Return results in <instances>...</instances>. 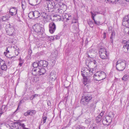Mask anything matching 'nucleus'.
I'll use <instances>...</instances> for the list:
<instances>
[{
	"instance_id": "f3484780",
	"label": "nucleus",
	"mask_w": 129,
	"mask_h": 129,
	"mask_svg": "<svg viewBox=\"0 0 129 129\" xmlns=\"http://www.w3.org/2000/svg\"><path fill=\"white\" fill-rule=\"evenodd\" d=\"M83 77V83L84 85L87 86V85L90 82V80L88 78L87 76H82Z\"/></svg>"
},
{
	"instance_id": "c9c22d12",
	"label": "nucleus",
	"mask_w": 129,
	"mask_h": 129,
	"mask_svg": "<svg viewBox=\"0 0 129 129\" xmlns=\"http://www.w3.org/2000/svg\"><path fill=\"white\" fill-rule=\"evenodd\" d=\"M19 60V62L18 64V65L20 66V67H21L22 66V64L23 63L24 60L21 59L20 57Z\"/></svg>"
},
{
	"instance_id": "a18cd8bd",
	"label": "nucleus",
	"mask_w": 129,
	"mask_h": 129,
	"mask_svg": "<svg viewBox=\"0 0 129 129\" xmlns=\"http://www.w3.org/2000/svg\"><path fill=\"white\" fill-rule=\"evenodd\" d=\"M105 112L104 111H102L100 113V115H98L99 116H101V117L102 118V116L104 114V113Z\"/></svg>"
},
{
	"instance_id": "de8ad7c7",
	"label": "nucleus",
	"mask_w": 129,
	"mask_h": 129,
	"mask_svg": "<svg viewBox=\"0 0 129 129\" xmlns=\"http://www.w3.org/2000/svg\"><path fill=\"white\" fill-rule=\"evenodd\" d=\"M32 53V51L31 49H29L28 50V53L29 55H31Z\"/></svg>"
},
{
	"instance_id": "7c9ffc66",
	"label": "nucleus",
	"mask_w": 129,
	"mask_h": 129,
	"mask_svg": "<svg viewBox=\"0 0 129 129\" xmlns=\"http://www.w3.org/2000/svg\"><path fill=\"white\" fill-rule=\"evenodd\" d=\"M47 12H52L54 11V8H52V7H47L46 9Z\"/></svg>"
},
{
	"instance_id": "a211bd4d",
	"label": "nucleus",
	"mask_w": 129,
	"mask_h": 129,
	"mask_svg": "<svg viewBox=\"0 0 129 129\" xmlns=\"http://www.w3.org/2000/svg\"><path fill=\"white\" fill-rule=\"evenodd\" d=\"M39 64L40 66V68L46 67L47 66L48 63L46 61L41 60L39 61Z\"/></svg>"
},
{
	"instance_id": "423d86ee",
	"label": "nucleus",
	"mask_w": 129,
	"mask_h": 129,
	"mask_svg": "<svg viewBox=\"0 0 129 129\" xmlns=\"http://www.w3.org/2000/svg\"><path fill=\"white\" fill-rule=\"evenodd\" d=\"M9 26L7 28L6 30V33L7 35L10 36H14L15 35V29L12 26L9 24Z\"/></svg>"
},
{
	"instance_id": "4d7b16f0",
	"label": "nucleus",
	"mask_w": 129,
	"mask_h": 129,
	"mask_svg": "<svg viewBox=\"0 0 129 129\" xmlns=\"http://www.w3.org/2000/svg\"><path fill=\"white\" fill-rule=\"evenodd\" d=\"M33 95L31 96L30 98V100H32L34 98H33Z\"/></svg>"
},
{
	"instance_id": "a878e982",
	"label": "nucleus",
	"mask_w": 129,
	"mask_h": 129,
	"mask_svg": "<svg viewBox=\"0 0 129 129\" xmlns=\"http://www.w3.org/2000/svg\"><path fill=\"white\" fill-rule=\"evenodd\" d=\"M4 54L8 58H12L13 57V56H10V55L9 54V50H8V48H7V50H6V52H5L4 53Z\"/></svg>"
},
{
	"instance_id": "338daca9",
	"label": "nucleus",
	"mask_w": 129,
	"mask_h": 129,
	"mask_svg": "<svg viewBox=\"0 0 129 129\" xmlns=\"http://www.w3.org/2000/svg\"><path fill=\"white\" fill-rule=\"evenodd\" d=\"M68 86H67V87H66V88H68Z\"/></svg>"
},
{
	"instance_id": "bf43d9fd",
	"label": "nucleus",
	"mask_w": 129,
	"mask_h": 129,
	"mask_svg": "<svg viewBox=\"0 0 129 129\" xmlns=\"http://www.w3.org/2000/svg\"><path fill=\"white\" fill-rule=\"evenodd\" d=\"M57 16L59 17V18H58V19L59 21H60L61 20V17H60L58 15Z\"/></svg>"
},
{
	"instance_id": "c85d7f7f",
	"label": "nucleus",
	"mask_w": 129,
	"mask_h": 129,
	"mask_svg": "<svg viewBox=\"0 0 129 129\" xmlns=\"http://www.w3.org/2000/svg\"><path fill=\"white\" fill-rule=\"evenodd\" d=\"M28 114L29 115H34L36 113V111L35 110H29L28 111Z\"/></svg>"
},
{
	"instance_id": "603ef678",
	"label": "nucleus",
	"mask_w": 129,
	"mask_h": 129,
	"mask_svg": "<svg viewBox=\"0 0 129 129\" xmlns=\"http://www.w3.org/2000/svg\"><path fill=\"white\" fill-rule=\"evenodd\" d=\"M33 95V98H34L36 97L37 96H38V94H35Z\"/></svg>"
},
{
	"instance_id": "aec40b11",
	"label": "nucleus",
	"mask_w": 129,
	"mask_h": 129,
	"mask_svg": "<svg viewBox=\"0 0 129 129\" xmlns=\"http://www.w3.org/2000/svg\"><path fill=\"white\" fill-rule=\"evenodd\" d=\"M45 72V69L43 68H40L38 70V76H40L44 74Z\"/></svg>"
},
{
	"instance_id": "72a5a7b5",
	"label": "nucleus",
	"mask_w": 129,
	"mask_h": 129,
	"mask_svg": "<svg viewBox=\"0 0 129 129\" xmlns=\"http://www.w3.org/2000/svg\"><path fill=\"white\" fill-rule=\"evenodd\" d=\"M28 16L30 19H32L34 18V11L30 12L28 14Z\"/></svg>"
},
{
	"instance_id": "4be33fe9",
	"label": "nucleus",
	"mask_w": 129,
	"mask_h": 129,
	"mask_svg": "<svg viewBox=\"0 0 129 129\" xmlns=\"http://www.w3.org/2000/svg\"><path fill=\"white\" fill-rule=\"evenodd\" d=\"M50 78L53 81L55 80L56 79V76L55 73L54 72L52 71L50 74Z\"/></svg>"
},
{
	"instance_id": "6ab92c4d",
	"label": "nucleus",
	"mask_w": 129,
	"mask_h": 129,
	"mask_svg": "<svg viewBox=\"0 0 129 129\" xmlns=\"http://www.w3.org/2000/svg\"><path fill=\"white\" fill-rule=\"evenodd\" d=\"M50 6L53 8L55 9L58 6V2L55 0H52L51 2Z\"/></svg>"
},
{
	"instance_id": "f704fd0d",
	"label": "nucleus",
	"mask_w": 129,
	"mask_h": 129,
	"mask_svg": "<svg viewBox=\"0 0 129 129\" xmlns=\"http://www.w3.org/2000/svg\"><path fill=\"white\" fill-rule=\"evenodd\" d=\"M89 129H98V128L96 125L93 124L91 126Z\"/></svg>"
},
{
	"instance_id": "0eeeda50",
	"label": "nucleus",
	"mask_w": 129,
	"mask_h": 129,
	"mask_svg": "<svg viewBox=\"0 0 129 129\" xmlns=\"http://www.w3.org/2000/svg\"><path fill=\"white\" fill-rule=\"evenodd\" d=\"M81 72L82 73L81 74L82 76H87L89 74L92 73V71H91L90 68H82L81 70Z\"/></svg>"
},
{
	"instance_id": "0e129e2a",
	"label": "nucleus",
	"mask_w": 129,
	"mask_h": 129,
	"mask_svg": "<svg viewBox=\"0 0 129 129\" xmlns=\"http://www.w3.org/2000/svg\"><path fill=\"white\" fill-rule=\"evenodd\" d=\"M21 101H20V103H20V104H21Z\"/></svg>"
},
{
	"instance_id": "393cba45",
	"label": "nucleus",
	"mask_w": 129,
	"mask_h": 129,
	"mask_svg": "<svg viewBox=\"0 0 129 129\" xmlns=\"http://www.w3.org/2000/svg\"><path fill=\"white\" fill-rule=\"evenodd\" d=\"M34 18H37L40 16V14L39 11H34Z\"/></svg>"
},
{
	"instance_id": "f8f14e48",
	"label": "nucleus",
	"mask_w": 129,
	"mask_h": 129,
	"mask_svg": "<svg viewBox=\"0 0 129 129\" xmlns=\"http://www.w3.org/2000/svg\"><path fill=\"white\" fill-rule=\"evenodd\" d=\"M49 31L51 34L53 33L56 29V26L54 23L52 22L49 25Z\"/></svg>"
},
{
	"instance_id": "9b49d317",
	"label": "nucleus",
	"mask_w": 129,
	"mask_h": 129,
	"mask_svg": "<svg viewBox=\"0 0 129 129\" xmlns=\"http://www.w3.org/2000/svg\"><path fill=\"white\" fill-rule=\"evenodd\" d=\"M122 24L124 26L129 27V18L128 15L124 17L122 20Z\"/></svg>"
},
{
	"instance_id": "4c0bfd02",
	"label": "nucleus",
	"mask_w": 129,
	"mask_h": 129,
	"mask_svg": "<svg viewBox=\"0 0 129 129\" xmlns=\"http://www.w3.org/2000/svg\"><path fill=\"white\" fill-rule=\"evenodd\" d=\"M102 118L99 115L96 117V120L97 122H100L102 120Z\"/></svg>"
},
{
	"instance_id": "dca6fc26",
	"label": "nucleus",
	"mask_w": 129,
	"mask_h": 129,
	"mask_svg": "<svg viewBox=\"0 0 129 129\" xmlns=\"http://www.w3.org/2000/svg\"><path fill=\"white\" fill-rule=\"evenodd\" d=\"M0 67L3 70L6 71L7 70V67L5 61L2 60H0Z\"/></svg>"
},
{
	"instance_id": "4468645a",
	"label": "nucleus",
	"mask_w": 129,
	"mask_h": 129,
	"mask_svg": "<svg viewBox=\"0 0 129 129\" xmlns=\"http://www.w3.org/2000/svg\"><path fill=\"white\" fill-rule=\"evenodd\" d=\"M112 120L110 117L107 116L104 118L102 120V123L104 124L107 125H109V124L111 122Z\"/></svg>"
},
{
	"instance_id": "680f3d73",
	"label": "nucleus",
	"mask_w": 129,
	"mask_h": 129,
	"mask_svg": "<svg viewBox=\"0 0 129 129\" xmlns=\"http://www.w3.org/2000/svg\"><path fill=\"white\" fill-rule=\"evenodd\" d=\"M69 126H68V125H67L66 126H64V127H63L62 128V129H63L64 128H66L67 127H69Z\"/></svg>"
},
{
	"instance_id": "3c124183",
	"label": "nucleus",
	"mask_w": 129,
	"mask_h": 129,
	"mask_svg": "<svg viewBox=\"0 0 129 129\" xmlns=\"http://www.w3.org/2000/svg\"><path fill=\"white\" fill-rule=\"evenodd\" d=\"M45 13V14L46 15V16H44V18L45 19H46L47 18V15L46 14V13Z\"/></svg>"
},
{
	"instance_id": "473e14b6",
	"label": "nucleus",
	"mask_w": 129,
	"mask_h": 129,
	"mask_svg": "<svg viewBox=\"0 0 129 129\" xmlns=\"http://www.w3.org/2000/svg\"><path fill=\"white\" fill-rule=\"evenodd\" d=\"M129 32V27H127L125 28L123 30V32L125 34H128V35Z\"/></svg>"
},
{
	"instance_id": "052dcab7",
	"label": "nucleus",
	"mask_w": 129,
	"mask_h": 129,
	"mask_svg": "<svg viewBox=\"0 0 129 129\" xmlns=\"http://www.w3.org/2000/svg\"><path fill=\"white\" fill-rule=\"evenodd\" d=\"M19 105L18 106V107H17V109H16V111H15V113L16 112H17V110H18V109H18V108H19Z\"/></svg>"
},
{
	"instance_id": "412c9836",
	"label": "nucleus",
	"mask_w": 129,
	"mask_h": 129,
	"mask_svg": "<svg viewBox=\"0 0 129 129\" xmlns=\"http://www.w3.org/2000/svg\"><path fill=\"white\" fill-rule=\"evenodd\" d=\"M105 13V12H90V14L91 15V17L93 20H94V19H95L94 18V17L96 15L97 13L100 14L104 15Z\"/></svg>"
},
{
	"instance_id": "58836bf2",
	"label": "nucleus",
	"mask_w": 129,
	"mask_h": 129,
	"mask_svg": "<svg viewBox=\"0 0 129 129\" xmlns=\"http://www.w3.org/2000/svg\"><path fill=\"white\" fill-rule=\"evenodd\" d=\"M88 24L91 27H92L94 26L93 22L92 21L90 20L89 21Z\"/></svg>"
},
{
	"instance_id": "ddd939ff",
	"label": "nucleus",
	"mask_w": 129,
	"mask_h": 129,
	"mask_svg": "<svg viewBox=\"0 0 129 129\" xmlns=\"http://www.w3.org/2000/svg\"><path fill=\"white\" fill-rule=\"evenodd\" d=\"M17 9L16 8L13 7L10 8L9 13L11 16H17Z\"/></svg>"
},
{
	"instance_id": "9d476101",
	"label": "nucleus",
	"mask_w": 129,
	"mask_h": 129,
	"mask_svg": "<svg viewBox=\"0 0 129 129\" xmlns=\"http://www.w3.org/2000/svg\"><path fill=\"white\" fill-rule=\"evenodd\" d=\"M13 123L16 127L17 125V127L16 128V129H27L25 127V125L24 123L18 121L14 122Z\"/></svg>"
},
{
	"instance_id": "c756f323",
	"label": "nucleus",
	"mask_w": 129,
	"mask_h": 129,
	"mask_svg": "<svg viewBox=\"0 0 129 129\" xmlns=\"http://www.w3.org/2000/svg\"><path fill=\"white\" fill-rule=\"evenodd\" d=\"M129 78V76L127 75H124L122 77V80L124 81L125 82L127 81Z\"/></svg>"
},
{
	"instance_id": "b1692460",
	"label": "nucleus",
	"mask_w": 129,
	"mask_h": 129,
	"mask_svg": "<svg viewBox=\"0 0 129 129\" xmlns=\"http://www.w3.org/2000/svg\"><path fill=\"white\" fill-rule=\"evenodd\" d=\"M39 69L37 68H34L32 69V73L33 75L37 76L38 75V70H39Z\"/></svg>"
},
{
	"instance_id": "39448f33",
	"label": "nucleus",
	"mask_w": 129,
	"mask_h": 129,
	"mask_svg": "<svg viewBox=\"0 0 129 129\" xmlns=\"http://www.w3.org/2000/svg\"><path fill=\"white\" fill-rule=\"evenodd\" d=\"M34 30L39 35H42L43 34L44 30L43 27L41 26L39 24H36L33 26Z\"/></svg>"
},
{
	"instance_id": "5701e85b",
	"label": "nucleus",
	"mask_w": 129,
	"mask_h": 129,
	"mask_svg": "<svg viewBox=\"0 0 129 129\" xmlns=\"http://www.w3.org/2000/svg\"><path fill=\"white\" fill-rule=\"evenodd\" d=\"M120 0H106V2L110 4H116L119 3Z\"/></svg>"
},
{
	"instance_id": "7ed1b4c3",
	"label": "nucleus",
	"mask_w": 129,
	"mask_h": 129,
	"mask_svg": "<svg viewBox=\"0 0 129 129\" xmlns=\"http://www.w3.org/2000/svg\"><path fill=\"white\" fill-rule=\"evenodd\" d=\"M106 77V73L102 71L96 72L93 76L94 80L98 81L103 80L105 79Z\"/></svg>"
},
{
	"instance_id": "864d4df0",
	"label": "nucleus",
	"mask_w": 129,
	"mask_h": 129,
	"mask_svg": "<svg viewBox=\"0 0 129 129\" xmlns=\"http://www.w3.org/2000/svg\"><path fill=\"white\" fill-rule=\"evenodd\" d=\"M106 37V33L105 32H104L103 33V38L104 39Z\"/></svg>"
},
{
	"instance_id": "1a4fd4ad",
	"label": "nucleus",
	"mask_w": 129,
	"mask_h": 129,
	"mask_svg": "<svg viewBox=\"0 0 129 129\" xmlns=\"http://www.w3.org/2000/svg\"><path fill=\"white\" fill-rule=\"evenodd\" d=\"M128 35H129V32ZM122 44H123V49L125 52L129 51V40L127 41L123 40L122 42Z\"/></svg>"
},
{
	"instance_id": "774afa93",
	"label": "nucleus",
	"mask_w": 129,
	"mask_h": 129,
	"mask_svg": "<svg viewBox=\"0 0 129 129\" xmlns=\"http://www.w3.org/2000/svg\"><path fill=\"white\" fill-rule=\"evenodd\" d=\"M128 129H129V126L128 128Z\"/></svg>"
},
{
	"instance_id": "5fc2aeb1",
	"label": "nucleus",
	"mask_w": 129,
	"mask_h": 129,
	"mask_svg": "<svg viewBox=\"0 0 129 129\" xmlns=\"http://www.w3.org/2000/svg\"><path fill=\"white\" fill-rule=\"evenodd\" d=\"M50 39L52 40H54V36H51L50 37Z\"/></svg>"
},
{
	"instance_id": "bb28decb",
	"label": "nucleus",
	"mask_w": 129,
	"mask_h": 129,
	"mask_svg": "<svg viewBox=\"0 0 129 129\" xmlns=\"http://www.w3.org/2000/svg\"><path fill=\"white\" fill-rule=\"evenodd\" d=\"M40 66L39 65V61L38 62H34L33 63V66L34 68H37V69L40 68Z\"/></svg>"
},
{
	"instance_id": "6e6d98bb",
	"label": "nucleus",
	"mask_w": 129,
	"mask_h": 129,
	"mask_svg": "<svg viewBox=\"0 0 129 129\" xmlns=\"http://www.w3.org/2000/svg\"><path fill=\"white\" fill-rule=\"evenodd\" d=\"M71 15H69L68 16V18H67V20H69L71 19L70 18H71Z\"/></svg>"
},
{
	"instance_id": "8fccbe9b",
	"label": "nucleus",
	"mask_w": 129,
	"mask_h": 129,
	"mask_svg": "<svg viewBox=\"0 0 129 129\" xmlns=\"http://www.w3.org/2000/svg\"><path fill=\"white\" fill-rule=\"evenodd\" d=\"M47 104L48 106H50L51 105L50 102L49 101H48L47 102Z\"/></svg>"
},
{
	"instance_id": "79ce46f5",
	"label": "nucleus",
	"mask_w": 129,
	"mask_h": 129,
	"mask_svg": "<svg viewBox=\"0 0 129 129\" xmlns=\"http://www.w3.org/2000/svg\"><path fill=\"white\" fill-rule=\"evenodd\" d=\"M47 118L46 116L43 117L42 118L43 119V123H44L46 122V120L47 119Z\"/></svg>"
},
{
	"instance_id": "ea45409f",
	"label": "nucleus",
	"mask_w": 129,
	"mask_h": 129,
	"mask_svg": "<svg viewBox=\"0 0 129 129\" xmlns=\"http://www.w3.org/2000/svg\"><path fill=\"white\" fill-rule=\"evenodd\" d=\"M94 21V24H96V25H99L100 24H101V23L100 21H97L95 20V19L94 20H93Z\"/></svg>"
},
{
	"instance_id": "49530a36",
	"label": "nucleus",
	"mask_w": 129,
	"mask_h": 129,
	"mask_svg": "<svg viewBox=\"0 0 129 129\" xmlns=\"http://www.w3.org/2000/svg\"><path fill=\"white\" fill-rule=\"evenodd\" d=\"M22 9L23 10H24L25 9V8L26 7V6L24 4H23V3H22Z\"/></svg>"
},
{
	"instance_id": "37998d69",
	"label": "nucleus",
	"mask_w": 129,
	"mask_h": 129,
	"mask_svg": "<svg viewBox=\"0 0 129 129\" xmlns=\"http://www.w3.org/2000/svg\"><path fill=\"white\" fill-rule=\"evenodd\" d=\"M54 40L59 39L60 38V36H59L56 35L54 36Z\"/></svg>"
},
{
	"instance_id": "e433bc0d",
	"label": "nucleus",
	"mask_w": 129,
	"mask_h": 129,
	"mask_svg": "<svg viewBox=\"0 0 129 129\" xmlns=\"http://www.w3.org/2000/svg\"><path fill=\"white\" fill-rule=\"evenodd\" d=\"M58 54V52L57 50H56L52 53V55H53V57H54L56 58Z\"/></svg>"
},
{
	"instance_id": "6e6552de",
	"label": "nucleus",
	"mask_w": 129,
	"mask_h": 129,
	"mask_svg": "<svg viewBox=\"0 0 129 129\" xmlns=\"http://www.w3.org/2000/svg\"><path fill=\"white\" fill-rule=\"evenodd\" d=\"M92 98V96L90 95L83 96L82 97L81 101H82V103L83 102H84V103H83V104L85 105V104H86L88 102H89Z\"/></svg>"
},
{
	"instance_id": "a19ab883",
	"label": "nucleus",
	"mask_w": 129,
	"mask_h": 129,
	"mask_svg": "<svg viewBox=\"0 0 129 129\" xmlns=\"http://www.w3.org/2000/svg\"><path fill=\"white\" fill-rule=\"evenodd\" d=\"M78 20L77 19H75V18H73V20H72V23H77L78 22Z\"/></svg>"
},
{
	"instance_id": "c03bdc74",
	"label": "nucleus",
	"mask_w": 129,
	"mask_h": 129,
	"mask_svg": "<svg viewBox=\"0 0 129 129\" xmlns=\"http://www.w3.org/2000/svg\"><path fill=\"white\" fill-rule=\"evenodd\" d=\"M19 50V49L18 48L17 49L15 50V54L16 55H17L19 53L18 52Z\"/></svg>"
},
{
	"instance_id": "f257e3e1",
	"label": "nucleus",
	"mask_w": 129,
	"mask_h": 129,
	"mask_svg": "<svg viewBox=\"0 0 129 129\" xmlns=\"http://www.w3.org/2000/svg\"><path fill=\"white\" fill-rule=\"evenodd\" d=\"M88 50L87 53H86V55L88 57L91 58L90 59H88L87 60H86V64L88 63V66L91 64H95L96 62L95 60L92 59L94 57L93 55L95 52V49L93 48H89Z\"/></svg>"
},
{
	"instance_id": "2f4dec72",
	"label": "nucleus",
	"mask_w": 129,
	"mask_h": 129,
	"mask_svg": "<svg viewBox=\"0 0 129 129\" xmlns=\"http://www.w3.org/2000/svg\"><path fill=\"white\" fill-rule=\"evenodd\" d=\"M115 33L114 32H112L111 34V36L110 37V41L112 43L113 42V38L115 37Z\"/></svg>"
},
{
	"instance_id": "e2e57ef3",
	"label": "nucleus",
	"mask_w": 129,
	"mask_h": 129,
	"mask_svg": "<svg viewBox=\"0 0 129 129\" xmlns=\"http://www.w3.org/2000/svg\"><path fill=\"white\" fill-rule=\"evenodd\" d=\"M127 2H129V0H125Z\"/></svg>"
},
{
	"instance_id": "69168bd1",
	"label": "nucleus",
	"mask_w": 129,
	"mask_h": 129,
	"mask_svg": "<svg viewBox=\"0 0 129 129\" xmlns=\"http://www.w3.org/2000/svg\"><path fill=\"white\" fill-rule=\"evenodd\" d=\"M1 25H0V30H1Z\"/></svg>"
},
{
	"instance_id": "20e7f679",
	"label": "nucleus",
	"mask_w": 129,
	"mask_h": 129,
	"mask_svg": "<svg viewBox=\"0 0 129 129\" xmlns=\"http://www.w3.org/2000/svg\"><path fill=\"white\" fill-rule=\"evenodd\" d=\"M100 57L102 59H109V54L106 49L104 48L100 49L99 50Z\"/></svg>"
},
{
	"instance_id": "cd10ccee",
	"label": "nucleus",
	"mask_w": 129,
	"mask_h": 129,
	"mask_svg": "<svg viewBox=\"0 0 129 129\" xmlns=\"http://www.w3.org/2000/svg\"><path fill=\"white\" fill-rule=\"evenodd\" d=\"M8 20V17L7 15L2 17L0 19V22L5 21Z\"/></svg>"
},
{
	"instance_id": "09e8293b",
	"label": "nucleus",
	"mask_w": 129,
	"mask_h": 129,
	"mask_svg": "<svg viewBox=\"0 0 129 129\" xmlns=\"http://www.w3.org/2000/svg\"><path fill=\"white\" fill-rule=\"evenodd\" d=\"M24 116H26L28 115H29L28 114V111H27L26 112L24 113Z\"/></svg>"
},
{
	"instance_id": "2eb2a0df",
	"label": "nucleus",
	"mask_w": 129,
	"mask_h": 129,
	"mask_svg": "<svg viewBox=\"0 0 129 129\" xmlns=\"http://www.w3.org/2000/svg\"><path fill=\"white\" fill-rule=\"evenodd\" d=\"M29 4L32 6H36L39 4L41 0H28Z\"/></svg>"
},
{
	"instance_id": "f03ea898",
	"label": "nucleus",
	"mask_w": 129,
	"mask_h": 129,
	"mask_svg": "<svg viewBox=\"0 0 129 129\" xmlns=\"http://www.w3.org/2000/svg\"><path fill=\"white\" fill-rule=\"evenodd\" d=\"M126 66V63L124 60H119L116 63V69L119 71H122L125 68Z\"/></svg>"
},
{
	"instance_id": "13d9d810",
	"label": "nucleus",
	"mask_w": 129,
	"mask_h": 129,
	"mask_svg": "<svg viewBox=\"0 0 129 129\" xmlns=\"http://www.w3.org/2000/svg\"><path fill=\"white\" fill-rule=\"evenodd\" d=\"M115 62H116V61H115V60H114L113 61V66H114L115 65Z\"/></svg>"
}]
</instances>
